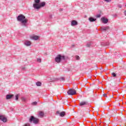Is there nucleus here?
<instances>
[{
	"instance_id": "nucleus-1",
	"label": "nucleus",
	"mask_w": 126,
	"mask_h": 126,
	"mask_svg": "<svg viewBox=\"0 0 126 126\" xmlns=\"http://www.w3.org/2000/svg\"><path fill=\"white\" fill-rule=\"evenodd\" d=\"M17 19L18 21L21 22V25L22 26H27V22H28V20L25 18L24 15L23 14L19 15L18 16Z\"/></svg>"
},
{
	"instance_id": "nucleus-27",
	"label": "nucleus",
	"mask_w": 126,
	"mask_h": 126,
	"mask_svg": "<svg viewBox=\"0 0 126 126\" xmlns=\"http://www.w3.org/2000/svg\"><path fill=\"white\" fill-rule=\"evenodd\" d=\"M103 97H107V94H103Z\"/></svg>"
},
{
	"instance_id": "nucleus-5",
	"label": "nucleus",
	"mask_w": 126,
	"mask_h": 126,
	"mask_svg": "<svg viewBox=\"0 0 126 126\" xmlns=\"http://www.w3.org/2000/svg\"><path fill=\"white\" fill-rule=\"evenodd\" d=\"M67 94L68 95H75L76 94V91L74 89H70L67 91Z\"/></svg>"
},
{
	"instance_id": "nucleus-36",
	"label": "nucleus",
	"mask_w": 126,
	"mask_h": 126,
	"mask_svg": "<svg viewBox=\"0 0 126 126\" xmlns=\"http://www.w3.org/2000/svg\"><path fill=\"white\" fill-rule=\"evenodd\" d=\"M100 68H102V67Z\"/></svg>"
},
{
	"instance_id": "nucleus-30",
	"label": "nucleus",
	"mask_w": 126,
	"mask_h": 126,
	"mask_svg": "<svg viewBox=\"0 0 126 126\" xmlns=\"http://www.w3.org/2000/svg\"><path fill=\"white\" fill-rule=\"evenodd\" d=\"M49 18H53V16L52 15H50Z\"/></svg>"
},
{
	"instance_id": "nucleus-35",
	"label": "nucleus",
	"mask_w": 126,
	"mask_h": 126,
	"mask_svg": "<svg viewBox=\"0 0 126 126\" xmlns=\"http://www.w3.org/2000/svg\"><path fill=\"white\" fill-rule=\"evenodd\" d=\"M60 10L63 11V9H60Z\"/></svg>"
},
{
	"instance_id": "nucleus-17",
	"label": "nucleus",
	"mask_w": 126,
	"mask_h": 126,
	"mask_svg": "<svg viewBox=\"0 0 126 126\" xmlns=\"http://www.w3.org/2000/svg\"><path fill=\"white\" fill-rule=\"evenodd\" d=\"M36 85L37 86H41L42 83H41L40 82H37L36 83Z\"/></svg>"
},
{
	"instance_id": "nucleus-11",
	"label": "nucleus",
	"mask_w": 126,
	"mask_h": 126,
	"mask_svg": "<svg viewBox=\"0 0 126 126\" xmlns=\"http://www.w3.org/2000/svg\"><path fill=\"white\" fill-rule=\"evenodd\" d=\"M14 95L13 94H7L6 95V100H9L13 97Z\"/></svg>"
},
{
	"instance_id": "nucleus-22",
	"label": "nucleus",
	"mask_w": 126,
	"mask_h": 126,
	"mask_svg": "<svg viewBox=\"0 0 126 126\" xmlns=\"http://www.w3.org/2000/svg\"><path fill=\"white\" fill-rule=\"evenodd\" d=\"M75 58H76V59L77 61L80 60V57H79L78 56H77V55L75 56Z\"/></svg>"
},
{
	"instance_id": "nucleus-26",
	"label": "nucleus",
	"mask_w": 126,
	"mask_h": 126,
	"mask_svg": "<svg viewBox=\"0 0 126 126\" xmlns=\"http://www.w3.org/2000/svg\"><path fill=\"white\" fill-rule=\"evenodd\" d=\"M112 0H104V1H106V2H110Z\"/></svg>"
},
{
	"instance_id": "nucleus-25",
	"label": "nucleus",
	"mask_w": 126,
	"mask_h": 126,
	"mask_svg": "<svg viewBox=\"0 0 126 126\" xmlns=\"http://www.w3.org/2000/svg\"><path fill=\"white\" fill-rule=\"evenodd\" d=\"M18 97H19L18 94H17V95H16V98H15V99H16V101H17V100H18Z\"/></svg>"
},
{
	"instance_id": "nucleus-4",
	"label": "nucleus",
	"mask_w": 126,
	"mask_h": 126,
	"mask_svg": "<svg viewBox=\"0 0 126 126\" xmlns=\"http://www.w3.org/2000/svg\"><path fill=\"white\" fill-rule=\"evenodd\" d=\"M29 121L30 123H32V122H33V124H38V123H39V119L32 116L31 117V118L30 119Z\"/></svg>"
},
{
	"instance_id": "nucleus-33",
	"label": "nucleus",
	"mask_w": 126,
	"mask_h": 126,
	"mask_svg": "<svg viewBox=\"0 0 126 126\" xmlns=\"http://www.w3.org/2000/svg\"><path fill=\"white\" fill-rule=\"evenodd\" d=\"M62 80L64 81V78H63V77L62 78Z\"/></svg>"
},
{
	"instance_id": "nucleus-8",
	"label": "nucleus",
	"mask_w": 126,
	"mask_h": 126,
	"mask_svg": "<svg viewBox=\"0 0 126 126\" xmlns=\"http://www.w3.org/2000/svg\"><path fill=\"white\" fill-rule=\"evenodd\" d=\"M44 112L43 111H39L38 112V118H43V117H44Z\"/></svg>"
},
{
	"instance_id": "nucleus-14",
	"label": "nucleus",
	"mask_w": 126,
	"mask_h": 126,
	"mask_svg": "<svg viewBox=\"0 0 126 126\" xmlns=\"http://www.w3.org/2000/svg\"><path fill=\"white\" fill-rule=\"evenodd\" d=\"M88 103L86 101H82L80 103V106H85V105H87Z\"/></svg>"
},
{
	"instance_id": "nucleus-34",
	"label": "nucleus",
	"mask_w": 126,
	"mask_h": 126,
	"mask_svg": "<svg viewBox=\"0 0 126 126\" xmlns=\"http://www.w3.org/2000/svg\"><path fill=\"white\" fill-rule=\"evenodd\" d=\"M124 14H125V15L126 16V11H125V12H124Z\"/></svg>"
},
{
	"instance_id": "nucleus-13",
	"label": "nucleus",
	"mask_w": 126,
	"mask_h": 126,
	"mask_svg": "<svg viewBox=\"0 0 126 126\" xmlns=\"http://www.w3.org/2000/svg\"><path fill=\"white\" fill-rule=\"evenodd\" d=\"M31 38L32 39V40H38L39 39V36L37 35H33L31 37Z\"/></svg>"
},
{
	"instance_id": "nucleus-2",
	"label": "nucleus",
	"mask_w": 126,
	"mask_h": 126,
	"mask_svg": "<svg viewBox=\"0 0 126 126\" xmlns=\"http://www.w3.org/2000/svg\"><path fill=\"white\" fill-rule=\"evenodd\" d=\"M65 56H61L60 54L58 55L55 58V62L58 63H60L62 61H65Z\"/></svg>"
},
{
	"instance_id": "nucleus-23",
	"label": "nucleus",
	"mask_w": 126,
	"mask_h": 126,
	"mask_svg": "<svg viewBox=\"0 0 126 126\" xmlns=\"http://www.w3.org/2000/svg\"><path fill=\"white\" fill-rule=\"evenodd\" d=\"M112 75H113V77H116V76H117V74L115 73H112Z\"/></svg>"
},
{
	"instance_id": "nucleus-20",
	"label": "nucleus",
	"mask_w": 126,
	"mask_h": 126,
	"mask_svg": "<svg viewBox=\"0 0 126 126\" xmlns=\"http://www.w3.org/2000/svg\"><path fill=\"white\" fill-rule=\"evenodd\" d=\"M35 3H37V4H39L40 3V0H34Z\"/></svg>"
},
{
	"instance_id": "nucleus-21",
	"label": "nucleus",
	"mask_w": 126,
	"mask_h": 126,
	"mask_svg": "<svg viewBox=\"0 0 126 126\" xmlns=\"http://www.w3.org/2000/svg\"><path fill=\"white\" fill-rule=\"evenodd\" d=\"M21 100H22V101H23V102H25V101H26V98L23 97L21 98Z\"/></svg>"
},
{
	"instance_id": "nucleus-24",
	"label": "nucleus",
	"mask_w": 126,
	"mask_h": 126,
	"mask_svg": "<svg viewBox=\"0 0 126 126\" xmlns=\"http://www.w3.org/2000/svg\"><path fill=\"white\" fill-rule=\"evenodd\" d=\"M96 18H99L101 17V15L100 14H98L96 16Z\"/></svg>"
},
{
	"instance_id": "nucleus-6",
	"label": "nucleus",
	"mask_w": 126,
	"mask_h": 126,
	"mask_svg": "<svg viewBox=\"0 0 126 126\" xmlns=\"http://www.w3.org/2000/svg\"><path fill=\"white\" fill-rule=\"evenodd\" d=\"M56 114L59 115L60 117H64L65 116V112L64 111L61 112L60 111H58L56 112Z\"/></svg>"
},
{
	"instance_id": "nucleus-12",
	"label": "nucleus",
	"mask_w": 126,
	"mask_h": 126,
	"mask_svg": "<svg viewBox=\"0 0 126 126\" xmlns=\"http://www.w3.org/2000/svg\"><path fill=\"white\" fill-rule=\"evenodd\" d=\"M26 46H31V42L30 41L27 40L24 43Z\"/></svg>"
},
{
	"instance_id": "nucleus-18",
	"label": "nucleus",
	"mask_w": 126,
	"mask_h": 126,
	"mask_svg": "<svg viewBox=\"0 0 126 126\" xmlns=\"http://www.w3.org/2000/svg\"><path fill=\"white\" fill-rule=\"evenodd\" d=\"M86 47H87L88 48H89V47H90V46H91V42H89L87 43V44L86 45Z\"/></svg>"
},
{
	"instance_id": "nucleus-28",
	"label": "nucleus",
	"mask_w": 126,
	"mask_h": 126,
	"mask_svg": "<svg viewBox=\"0 0 126 126\" xmlns=\"http://www.w3.org/2000/svg\"><path fill=\"white\" fill-rule=\"evenodd\" d=\"M37 62H38V63H41V59H37Z\"/></svg>"
},
{
	"instance_id": "nucleus-31",
	"label": "nucleus",
	"mask_w": 126,
	"mask_h": 126,
	"mask_svg": "<svg viewBox=\"0 0 126 126\" xmlns=\"http://www.w3.org/2000/svg\"><path fill=\"white\" fill-rule=\"evenodd\" d=\"M30 126V125L29 124H26L25 126Z\"/></svg>"
},
{
	"instance_id": "nucleus-7",
	"label": "nucleus",
	"mask_w": 126,
	"mask_h": 126,
	"mask_svg": "<svg viewBox=\"0 0 126 126\" xmlns=\"http://www.w3.org/2000/svg\"><path fill=\"white\" fill-rule=\"evenodd\" d=\"M101 20L102 22L104 24H107L108 23L109 20L108 19L105 18V17H102L101 18Z\"/></svg>"
},
{
	"instance_id": "nucleus-16",
	"label": "nucleus",
	"mask_w": 126,
	"mask_h": 126,
	"mask_svg": "<svg viewBox=\"0 0 126 126\" xmlns=\"http://www.w3.org/2000/svg\"><path fill=\"white\" fill-rule=\"evenodd\" d=\"M89 20L91 22H94V21H96V19H94V18L90 17V18H89Z\"/></svg>"
},
{
	"instance_id": "nucleus-3",
	"label": "nucleus",
	"mask_w": 126,
	"mask_h": 126,
	"mask_svg": "<svg viewBox=\"0 0 126 126\" xmlns=\"http://www.w3.org/2000/svg\"><path fill=\"white\" fill-rule=\"evenodd\" d=\"M45 5H46V2H42L39 4L34 3L33 4V6L35 9H40L41 7H43V6H45Z\"/></svg>"
},
{
	"instance_id": "nucleus-29",
	"label": "nucleus",
	"mask_w": 126,
	"mask_h": 126,
	"mask_svg": "<svg viewBox=\"0 0 126 126\" xmlns=\"http://www.w3.org/2000/svg\"><path fill=\"white\" fill-rule=\"evenodd\" d=\"M118 7H119V8H122V5L119 4V5H118Z\"/></svg>"
},
{
	"instance_id": "nucleus-15",
	"label": "nucleus",
	"mask_w": 126,
	"mask_h": 126,
	"mask_svg": "<svg viewBox=\"0 0 126 126\" xmlns=\"http://www.w3.org/2000/svg\"><path fill=\"white\" fill-rule=\"evenodd\" d=\"M109 28L108 26L104 27H102L101 28V30H103V31H106V30H108V29H109Z\"/></svg>"
},
{
	"instance_id": "nucleus-32",
	"label": "nucleus",
	"mask_w": 126,
	"mask_h": 126,
	"mask_svg": "<svg viewBox=\"0 0 126 126\" xmlns=\"http://www.w3.org/2000/svg\"><path fill=\"white\" fill-rule=\"evenodd\" d=\"M22 69H23V70H24V69H25V67H22Z\"/></svg>"
},
{
	"instance_id": "nucleus-9",
	"label": "nucleus",
	"mask_w": 126,
	"mask_h": 126,
	"mask_svg": "<svg viewBox=\"0 0 126 126\" xmlns=\"http://www.w3.org/2000/svg\"><path fill=\"white\" fill-rule=\"evenodd\" d=\"M78 23L75 20H72L71 23V26H75V25H77Z\"/></svg>"
},
{
	"instance_id": "nucleus-37",
	"label": "nucleus",
	"mask_w": 126,
	"mask_h": 126,
	"mask_svg": "<svg viewBox=\"0 0 126 126\" xmlns=\"http://www.w3.org/2000/svg\"><path fill=\"white\" fill-rule=\"evenodd\" d=\"M100 68H102V67Z\"/></svg>"
},
{
	"instance_id": "nucleus-10",
	"label": "nucleus",
	"mask_w": 126,
	"mask_h": 126,
	"mask_svg": "<svg viewBox=\"0 0 126 126\" xmlns=\"http://www.w3.org/2000/svg\"><path fill=\"white\" fill-rule=\"evenodd\" d=\"M0 120L1 121H2V122H3L4 123H5V122H6V118L2 115H0Z\"/></svg>"
},
{
	"instance_id": "nucleus-19",
	"label": "nucleus",
	"mask_w": 126,
	"mask_h": 126,
	"mask_svg": "<svg viewBox=\"0 0 126 126\" xmlns=\"http://www.w3.org/2000/svg\"><path fill=\"white\" fill-rule=\"evenodd\" d=\"M37 102L36 101H34L32 103V105L33 106H36L37 105Z\"/></svg>"
}]
</instances>
